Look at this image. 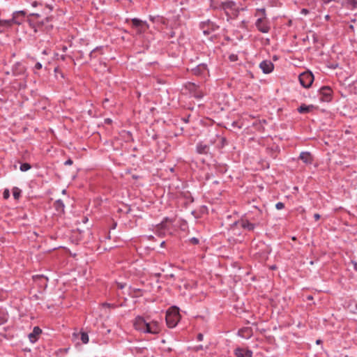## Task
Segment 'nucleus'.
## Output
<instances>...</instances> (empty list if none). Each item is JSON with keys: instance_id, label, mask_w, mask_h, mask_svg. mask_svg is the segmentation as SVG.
Returning a JSON list of instances; mask_svg holds the SVG:
<instances>
[{"instance_id": "obj_1", "label": "nucleus", "mask_w": 357, "mask_h": 357, "mask_svg": "<svg viewBox=\"0 0 357 357\" xmlns=\"http://www.w3.org/2000/svg\"><path fill=\"white\" fill-rule=\"evenodd\" d=\"M255 16H259V18L255 22V26L257 30L264 33H268L271 30V23L266 17V9H257Z\"/></svg>"}, {"instance_id": "obj_2", "label": "nucleus", "mask_w": 357, "mask_h": 357, "mask_svg": "<svg viewBox=\"0 0 357 357\" xmlns=\"http://www.w3.org/2000/svg\"><path fill=\"white\" fill-rule=\"evenodd\" d=\"M216 8L222 10L229 18H236L239 14V8L232 0H226L218 3Z\"/></svg>"}, {"instance_id": "obj_3", "label": "nucleus", "mask_w": 357, "mask_h": 357, "mask_svg": "<svg viewBox=\"0 0 357 357\" xmlns=\"http://www.w3.org/2000/svg\"><path fill=\"white\" fill-rule=\"evenodd\" d=\"M52 19V18L50 17H47L45 20L37 22H35L31 19H29V23L35 33H37L38 31H45L47 33L53 29V25L50 23Z\"/></svg>"}, {"instance_id": "obj_4", "label": "nucleus", "mask_w": 357, "mask_h": 357, "mask_svg": "<svg viewBox=\"0 0 357 357\" xmlns=\"http://www.w3.org/2000/svg\"><path fill=\"white\" fill-rule=\"evenodd\" d=\"M180 319L179 309L176 306H172L167 311L165 319L169 328H174L178 324Z\"/></svg>"}, {"instance_id": "obj_5", "label": "nucleus", "mask_w": 357, "mask_h": 357, "mask_svg": "<svg viewBox=\"0 0 357 357\" xmlns=\"http://www.w3.org/2000/svg\"><path fill=\"white\" fill-rule=\"evenodd\" d=\"M244 217L247 218L251 223L254 224V225L257 227L260 226L261 224V221L263 220V213L259 208L255 207L253 211L246 213Z\"/></svg>"}, {"instance_id": "obj_6", "label": "nucleus", "mask_w": 357, "mask_h": 357, "mask_svg": "<svg viewBox=\"0 0 357 357\" xmlns=\"http://www.w3.org/2000/svg\"><path fill=\"white\" fill-rule=\"evenodd\" d=\"M185 88L188 91L190 95L196 99H201L205 95V93L201 89L199 85H197L193 82H189L186 83L185 85Z\"/></svg>"}, {"instance_id": "obj_7", "label": "nucleus", "mask_w": 357, "mask_h": 357, "mask_svg": "<svg viewBox=\"0 0 357 357\" xmlns=\"http://www.w3.org/2000/svg\"><path fill=\"white\" fill-rule=\"evenodd\" d=\"M298 79L300 84L307 89L311 86L314 81V75L311 72L305 71L299 75Z\"/></svg>"}, {"instance_id": "obj_8", "label": "nucleus", "mask_w": 357, "mask_h": 357, "mask_svg": "<svg viewBox=\"0 0 357 357\" xmlns=\"http://www.w3.org/2000/svg\"><path fill=\"white\" fill-rule=\"evenodd\" d=\"M24 13L22 11H15L13 14V17L10 20H1L0 26L1 27H10L13 24H21L22 20H17V17L19 15H24Z\"/></svg>"}, {"instance_id": "obj_9", "label": "nucleus", "mask_w": 357, "mask_h": 357, "mask_svg": "<svg viewBox=\"0 0 357 357\" xmlns=\"http://www.w3.org/2000/svg\"><path fill=\"white\" fill-rule=\"evenodd\" d=\"M319 99L323 102H331L333 98V90L330 86H324L319 90Z\"/></svg>"}, {"instance_id": "obj_10", "label": "nucleus", "mask_w": 357, "mask_h": 357, "mask_svg": "<svg viewBox=\"0 0 357 357\" xmlns=\"http://www.w3.org/2000/svg\"><path fill=\"white\" fill-rule=\"evenodd\" d=\"M200 28L203 30L204 34L208 35L212 31L217 30L219 28V26L208 20L207 21L202 22L200 23Z\"/></svg>"}, {"instance_id": "obj_11", "label": "nucleus", "mask_w": 357, "mask_h": 357, "mask_svg": "<svg viewBox=\"0 0 357 357\" xmlns=\"http://www.w3.org/2000/svg\"><path fill=\"white\" fill-rule=\"evenodd\" d=\"M239 225L242 229L248 231H253L256 227L254 224L251 223L247 218L243 216L240 220L235 222L233 226Z\"/></svg>"}, {"instance_id": "obj_12", "label": "nucleus", "mask_w": 357, "mask_h": 357, "mask_svg": "<svg viewBox=\"0 0 357 357\" xmlns=\"http://www.w3.org/2000/svg\"><path fill=\"white\" fill-rule=\"evenodd\" d=\"M148 321L142 316H137L135 317L133 321V326L135 328L143 333H146V326Z\"/></svg>"}, {"instance_id": "obj_13", "label": "nucleus", "mask_w": 357, "mask_h": 357, "mask_svg": "<svg viewBox=\"0 0 357 357\" xmlns=\"http://www.w3.org/2000/svg\"><path fill=\"white\" fill-rule=\"evenodd\" d=\"M192 73L196 76L205 77L208 74L207 65L205 63H200L192 69Z\"/></svg>"}, {"instance_id": "obj_14", "label": "nucleus", "mask_w": 357, "mask_h": 357, "mask_svg": "<svg viewBox=\"0 0 357 357\" xmlns=\"http://www.w3.org/2000/svg\"><path fill=\"white\" fill-rule=\"evenodd\" d=\"M160 332V326L158 321H152L149 322L146 326V333L151 334H158Z\"/></svg>"}, {"instance_id": "obj_15", "label": "nucleus", "mask_w": 357, "mask_h": 357, "mask_svg": "<svg viewBox=\"0 0 357 357\" xmlns=\"http://www.w3.org/2000/svg\"><path fill=\"white\" fill-rule=\"evenodd\" d=\"M259 68L264 73L268 74L273 70L274 65L271 61L264 60L260 63Z\"/></svg>"}, {"instance_id": "obj_16", "label": "nucleus", "mask_w": 357, "mask_h": 357, "mask_svg": "<svg viewBox=\"0 0 357 357\" xmlns=\"http://www.w3.org/2000/svg\"><path fill=\"white\" fill-rule=\"evenodd\" d=\"M132 24L134 27L139 29L141 32H144L149 29V24L146 22H143L137 18H133L132 20Z\"/></svg>"}, {"instance_id": "obj_17", "label": "nucleus", "mask_w": 357, "mask_h": 357, "mask_svg": "<svg viewBox=\"0 0 357 357\" xmlns=\"http://www.w3.org/2000/svg\"><path fill=\"white\" fill-rule=\"evenodd\" d=\"M234 354L236 357H252V351L249 349L238 347L234 350Z\"/></svg>"}, {"instance_id": "obj_18", "label": "nucleus", "mask_w": 357, "mask_h": 357, "mask_svg": "<svg viewBox=\"0 0 357 357\" xmlns=\"http://www.w3.org/2000/svg\"><path fill=\"white\" fill-rule=\"evenodd\" d=\"M209 146L204 144L203 142H199L196 146V151L199 154L206 155L209 153Z\"/></svg>"}, {"instance_id": "obj_19", "label": "nucleus", "mask_w": 357, "mask_h": 357, "mask_svg": "<svg viewBox=\"0 0 357 357\" xmlns=\"http://www.w3.org/2000/svg\"><path fill=\"white\" fill-rule=\"evenodd\" d=\"M299 159L306 165H311L313 162V157L309 152H302L299 155Z\"/></svg>"}, {"instance_id": "obj_20", "label": "nucleus", "mask_w": 357, "mask_h": 357, "mask_svg": "<svg viewBox=\"0 0 357 357\" xmlns=\"http://www.w3.org/2000/svg\"><path fill=\"white\" fill-rule=\"evenodd\" d=\"M42 333V330L38 326H35L33 329L32 333L29 335V340L31 342H35L38 338V335Z\"/></svg>"}, {"instance_id": "obj_21", "label": "nucleus", "mask_w": 357, "mask_h": 357, "mask_svg": "<svg viewBox=\"0 0 357 357\" xmlns=\"http://www.w3.org/2000/svg\"><path fill=\"white\" fill-rule=\"evenodd\" d=\"M73 337H75V338L80 336V340L82 342V343H84V344H87L89 341V335L86 332H80L79 333H77L75 332L73 333Z\"/></svg>"}, {"instance_id": "obj_22", "label": "nucleus", "mask_w": 357, "mask_h": 357, "mask_svg": "<svg viewBox=\"0 0 357 357\" xmlns=\"http://www.w3.org/2000/svg\"><path fill=\"white\" fill-rule=\"evenodd\" d=\"M314 108L312 105H306L305 104H302L298 109V112L301 114H307L312 111Z\"/></svg>"}, {"instance_id": "obj_23", "label": "nucleus", "mask_w": 357, "mask_h": 357, "mask_svg": "<svg viewBox=\"0 0 357 357\" xmlns=\"http://www.w3.org/2000/svg\"><path fill=\"white\" fill-rule=\"evenodd\" d=\"M344 5L346 8L350 10H354L357 8V1L356 0H344Z\"/></svg>"}, {"instance_id": "obj_24", "label": "nucleus", "mask_w": 357, "mask_h": 357, "mask_svg": "<svg viewBox=\"0 0 357 357\" xmlns=\"http://www.w3.org/2000/svg\"><path fill=\"white\" fill-rule=\"evenodd\" d=\"M54 207L55 210L59 213H63L64 212V204L62 200L58 199L54 203Z\"/></svg>"}, {"instance_id": "obj_25", "label": "nucleus", "mask_w": 357, "mask_h": 357, "mask_svg": "<svg viewBox=\"0 0 357 357\" xmlns=\"http://www.w3.org/2000/svg\"><path fill=\"white\" fill-rule=\"evenodd\" d=\"M252 329L250 328H244L238 331V333L243 337H250L251 336Z\"/></svg>"}, {"instance_id": "obj_26", "label": "nucleus", "mask_w": 357, "mask_h": 357, "mask_svg": "<svg viewBox=\"0 0 357 357\" xmlns=\"http://www.w3.org/2000/svg\"><path fill=\"white\" fill-rule=\"evenodd\" d=\"M129 294L134 298L139 297L142 296V290L140 289H136V288H130V293Z\"/></svg>"}, {"instance_id": "obj_27", "label": "nucleus", "mask_w": 357, "mask_h": 357, "mask_svg": "<svg viewBox=\"0 0 357 357\" xmlns=\"http://www.w3.org/2000/svg\"><path fill=\"white\" fill-rule=\"evenodd\" d=\"M21 190L17 187L13 188V195L15 199H18L21 196Z\"/></svg>"}, {"instance_id": "obj_28", "label": "nucleus", "mask_w": 357, "mask_h": 357, "mask_svg": "<svg viewBox=\"0 0 357 357\" xmlns=\"http://www.w3.org/2000/svg\"><path fill=\"white\" fill-rule=\"evenodd\" d=\"M31 168V165L29 163H26V162L21 164V165L20 167V169L22 172H26V171L29 170Z\"/></svg>"}, {"instance_id": "obj_29", "label": "nucleus", "mask_w": 357, "mask_h": 357, "mask_svg": "<svg viewBox=\"0 0 357 357\" xmlns=\"http://www.w3.org/2000/svg\"><path fill=\"white\" fill-rule=\"evenodd\" d=\"M176 36L175 31L172 29L169 33H167L165 35V38L167 39L173 38Z\"/></svg>"}, {"instance_id": "obj_30", "label": "nucleus", "mask_w": 357, "mask_h": 357, "mask_svg": "<svg viewBox=\"0 0 357 357\" xmlns=\"http://www.w3.org/2000/svg\"><path fill=\"white\" fill-rule=\"evenodd\" d=\"M168 220V218H166L160 224L158 225V229H166V224L165 222Z\"/></svg>"}, {"instance_id": "obj_31", "label": "nucleus", "mask_w": 357, "mask_h": 357, "mask_svg": "<svg viewBox=\"0 0 357 357\" xmlns=\"http://www.w3.org/2000/svg\"><path fill=\"white\" fill-rule=\"evenodd\" d=\"M229 59L230 61L234 62V61H238V55L234 54H231L229 55Z\"/></svg>"}, {"instance_id": "obj_32", "label": "nucleus", "mask_w": 357, "mask_h": 357, "mask_svg": "<svg viewBox=\"0 0 357 357\" xmlns=\"http://www.w3.org/2000/svg\"><path fill=\"white\" fill-rule=\"evenodd\" d=\"M189 241L190 243H192L193 245H197L199 243V240L196 237H192V238H190Z\"/></svg>"}, {"instance_id": "obj_33", "label": "nucleus", "mask_w": 357, "mask_h": 357, "mask_svg": "<svg viewBox=\"0 0 357 357\" xmlns=\"http://www.w3.org/2000/svg\"><path fill=\"white\" fill-rule=\"evenodd\" d=\"M275 208H276L278 210L283 209V208H284V203H282V202H278V203L275 204Z\"/></svg>"}, {"instance_id": "obj_34", "label": "nucleus", "mask_w": 357, "mask_h": 357, "mask_svg": "<svg viewBox=\"0 0 357 357\" xmlns=\"http://www.w3.org/2000/svg\"><path fill=\"white\" fill-rule=\"evenodd\" d=\"M21 11L23 12L24 14L23 15H17V20H22V22L24 21V19L25 18L26 13L24 10H21Z\"/></svg>"}, {"instance_id": "obj_35", "label": "nucleus", "mask_w": 357, "mask_h": 357, "mask_svg": "<svg viewBox=\"0 0 357 357\" xmlns=\"http://www.w3.org/2000/svg\"><path fill=\"white\" fill-rule=\"evenodd\" d=\"M10 197V192L8 189H6L3 192V197L6 199H8Z\"/></svg>"}, {"instance_id": "obj_36", "label": "nucleus", "mask_w": 357, "mask_h": 357, "mask_svg": "<svg viewBox=\"0 0 357 357\" xmlns=\"http://www.w3.org/2000/svg\"><path fill=\"white\" fill-rule=\"evenodd\" d=\"M227 144V139L224 137H221V147H224Z\"/></svg>"}, {"instance_id": "obj_37", "label": "nucleus", "mask_w": 357, "mask_h": 357, "mask_svg": "<svg viewBox=\"0 0 357 357\" xmlns=\"http://www.w3.org/2000/svg\"><path fill=\"white\" fill-rule=\"evenodd\" d=\"M16 67H18L19 69H20V72L19 73H22L24 72L25 69L24 68V66H22L20 63H17Z\"/></svg>"}, {"instance_id": "obj_38", "label": "nucleus", "mask_w": 357, "mask_h": 357, "mask_svg": "<svg viewBox=\"0 0 357 357\" xmlns=\"http://www.w3.org/2000/svg\"><path fill=\"white\" fill-rule=\"evenodd\" d=\"M37 279L45 280L46 282L48 280V279L47 278H45L43 275H36L33 277V280H36Z\"/></svg>"}, {"instance_id": "obj_39", "label": "nucleus", "mask_w": 357, "mask_h": 357, "mask_svg": "<svg viewBox=\"0 0 357 357\" xmlns=\"http://www.w3.org/2000/svg\"><path fill=\"white\" fill-rule=\"evenodd\" d=\"M126 283H121V282H118L117 283V287L119 289H123L125 287H126Z\"/></svg>"}, {"instance_id": "obj_40", "label": "nucleus", "mask_w": 357, "mask_h": 357, "mask_svg": "<svg viewBox=\"0 0 357 357\" xmlns=\"http://www.w3.org/2000/svg\"><path fill=\"white\" fill-rule=\"evenodd\" d=\"M35 69L40 70L42 68V64L39 62H37L34 66Z\"/></svg>"}, {"instance_id": "obj_41", "label": "nucleus", "mask_w": 357, "mask_h": 357, "mask_svg": "<svg viewBox=\"0 0 357 357\" xmlns=\"http://www.w3.org/2000/svg\"><path fill=\"white\" fill-rule=\"evenodd\" d=\"M73 161L71 159H68L66 161H65L64 165H73Z\"/></svg>"}, {"instance_id": "obj_42", "label": "nucleus", "mask_w": 357, "mask_h": 357, "mask_svg": "<svg viewBox=\"0 0 357 357\" xmlns=\"http://www.w3.org/2000/svg\"><path fill=\"white\" fill-rule=\"evenodd\" d=\"M204 338V335L202 333H199L197 336V339L198 341H202Z\"/></svg>"}, {"instance_id": "obj_43", "label": "nucleus", "mask_w": 357, "mask_h": 357, "mask_svg": "<svg viewBox=\"0 0 357 357\" xmlns=\"http://www.w3.org/2000/svg\"><path fill=\"white\" fill-rule=\"evenodd\" d=\"M321 216L319 213H315L314 215V218L315 220V221H318L319 219H320Z\"/></svg>"}, {"instance_id": "obj_44", "label": "nucleus", "mask_w": 357, "mask_h": 357, "mask_svg": "<svg viewBox=\"0 0 357 357\" xmlns=\"http://www.w3.org/2000/svg\"><path fill=\"white\" fill-rule=\"evenodd\" d=\"M351 263L354 265V268L357 271V260L356 261H351Z\"/></svg>"}, {"instance_id": "obj_45", "label": "nucleus", "mask_w": 357, "mask_h": 357, "mask_svg": "<svg viewBox=\"0 0 357 357\" xmlns=\"http://www.w3.org/2000/svg\"><path fill=\"white\" fill-rule=\"evenodd\" d=\"M195 349H196V351L202 350L203 349V346L202 345L197 346Z\"/></svg>"}, {"instance_id": "obj_46", "label": "nucleus", "mask_w": 357, "mask_h": 357, "mask_svg": "<svg viewBox=\"0 0 357 357\" xmlns=\"http://www.w3.org/2000/svg\"><path fill=\"white\" fill-rule=\"evenodd\" d=\"M30 16L35 17L38 18L40 15L37 13H31V14H30Z\"/></svg>"}, {"instance_id": "obj_47", "label": "nucleus", "mask_w": 357, "mask_h": 357, "mask_svg": "<svg viewBox=\"0 0 357 357\" xmlns=\"http://www.w3.org/2000/svg\"><path fill=\"white\" fill-rule=\"evenodd\" d=\"M302 13L307 14L308 13V10L305 8H303L301 11Z\"/></svg>"}, {"instance_id": "obj_48", "label": "nucleus", "mask_w": 357, "mask_h": 357, "mask_svg": "<svg viewBox=\"0 0 357 357\" xmlns=\"http://www.w3.org/2000/svg\"><path fill=\"white\" fill-rule=\"evenodd\" d=\"M37 5H38V2H37V1H33V2L32 3V6H33V7L37 6Z\"/></svg>"}, {"instance_id": "obj_49", "label": "nucleus", "mask_w": 357, "mask_h": 357, "mask_svg": "<svg viewBox=\"0 0 357 357\" xmlns=\"http://www.w3.org/2000/svg\"><path fill=\"white\" fill-rule=\"evenodd\" d=\"M321 343H322V341H321V340H317L316 341V344H321Z\"/></svg>"}, {"instance_id": "obj_50", "label": "nucleus", "mask_w": 357, "mask_h": 357, "mask_svg": "<svg viewBox=\"0 0 357 357\" xmlns=\"http://www.w3.org/2000/svg\"><path fill=\"white\" fill-rule=\"evenodd\" d=\"M111 122H112V120H111V119H105V123H111Z\"/></svg>"}, {"instance_id": "obj_51", "label": "nucleus", "mask_w": 357, "mask_h": 357, "mask_svg": "<svg viewBox=\"0 0 357 357\" xmlns=\"http://www.w3.org/2000/svg\"><path fill=\"white\" fill-rule=\"evenodd\" d=\"M237 124H238V123H237V122L234 121V122L232 123V126H233V127L238 126H237Z\"/></svg>"}, {"instance_id": "obj_52", "label": "nucleus", "mask_w": 357, "mask_h": 357, "mask_svg": "<svg viewBox=\"0 0 357 357\" xmlns=\"http://www.w3.org/2000/svg\"><path fill=\"white\" fill-rule=\"evenodd\" d=\"M188 119H189V116L187 119H183V121L185 122V123H188Z\"/></svg>"}, {"instance_id": "obj_53", "label": "nucleus", "mask_w": 357, "mask_h": 357, "mask_svg": "<svg viewBox=\"0 0 357 357\" xmlns=\"http://www.w3.org/2000/svg\"><path fill=\"white\" fill-rule=\"evenodd\" d=\"M165 241H162V242L161 243V244H160V246H161V247H163V246L165 245Z\"/></svg>"}, {"instance_id": "obj_54", "label": "nucleus", "mask_w": 357, "mask_h": 357, "mask_svg": "<svg viewBox=\"0 0 357 357\" xmlns=\"http://www.w3.org/2000/svg\"><path fill=\"white\" fill-rule=\"evenodd\" d=\"M95 52V50H93V51H91V53H90V56H92V55H93V52Z\"/></svg>"}, {"instance_id": "obj_55", "label": "nucleus", "mask_w": 357, "mask_h": 357, "mask_svg": "<svg viewBox=\"0 0 357 357\" xmlns=\"http://www.w3.org/2000/svg\"><path fill=\"white\" fill-rule=\"evenodd\" d=\"M307 299H308V300H312V296H307Z\"/></svg>"}, {"instance_id": "obj_56", "label": "nucleus", "mask_w": 357, "mask_h": 357, "mask_svg": "<svg viewBox=\"0 0 357 357\" xmlns=\"http://www.w3.org/2000/svg\"><path fill=\"white\" fill-rule=\"evenodd\" d=\"M355 312L357 314V304L356 305V312Z\"/></svg>"}]
</instances>
